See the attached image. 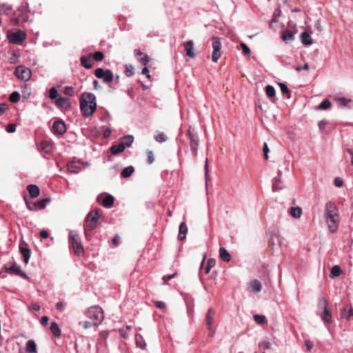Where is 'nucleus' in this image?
<instances>
[{
  "label": "nucleus",
  "instance_id": "nucleus-1",
  "mask_svg": "<svg viewBox=\"0 0 353 353\" xmlns=\"http://www.w3.org/2000/svg\"><path fill=\"white\" fill-rule=\"evenodd\" d=\"M80 111L84 117H90L97 109V99L94 94L83 92L79 100Z\"/></svg>",
  "mask_w": 353,
  "mask_h": 353
},
{
  "label": "nucleus",
  "instance_id": "nucleus-2",
  "mask_svg": "<svg viewBox=\"0 0 353 353\" xmlns=\"http://www.w3.org/2000/svg\"><path fill=\"white\" fill-rule=\"evenodd\" d=\"M68 242L77 256H81L84 254V249L79 233L74 230L69 232Z\"/></svg>",
  "mask_w": 353,
  "mask_h": 353
},
{
  "label": "nucleus",
  "instance_id": "nucleus-3",
  "mask_svg": "<svg viewBox=\"0 0 353 353\" xmlns=\"http://www.w3.org/2000/svg\"><path fill=\"white\" fill-rule=\"evenodd\" d=\"M85 315L90 321H92L97 324L100 325L104 319L103 311L99 305H94L89 307L85 311Z\"/></svg>",
  "mask_w": 353,
  "mask_h": 353
},
{
  "label": "nucleus",
  "instance_id": "nucleus-4",
  "mask_svg": "<svg viewBox=\"0 0 353 353\" xmlns=\"http://www.w3.org/2000/svg\"><path fill=\"white\" fill-rule=\"evenodd\" d=\"M318 307L319 309L323 310V312L320 314L322 321L326 323H330L332 322V314L328 310L327 301L324 297L319 299Z\"/></svg>",
  "mask_w": 353,
  "mask_h": 353
},
{
  "label": "nucleus",
  "instance_id": "nucleus-5",
  "mask_svg": "<svg viewBox=\"0 0 353 353\" xmlns=\"http://www.w3.org/2000/svg\"><path fill=\"white\" fill-rule=\"evenodd\" d=\"M216 312L214 309L209 308L205 316V323L207 329L209 331V336L212 337L216 333V329L214 327L213 324L215 322Z\"/></svg>",
  "mask_w": 353,
  "mask_h": 353
},
{
  "label": "nucleus",
  "instance_id": "nucleus-6",
  "mask_svg": "<svg viewBox=\"0 0 353 353\" xmlns=\"http://www.w3.org/2000/svg\"><path fill=\"white\" fill-rule=\"evenodd\" d=\"M8 41L15 45H21L26 38V34L23 30L14 32H8L7 35Z\"/></svg>",
  "mask_w": 353,
  "mask_h": 353
},
{
  "label": "nucleus",
  "instance_id": "nucleus-7",
  "mask_svg": "<svg viewBox=\"0 0 353 353\" xmlns=\"http://www.w3.org/2000/svg\"><path fill=\"white\" fill-rule=\"evenodd\" d=\"M212 46L213 48V52L212 54V61L214 63L217 62L219 58L221 57V42L219 37L213 36L212 38Z\"/></svg>",
  "mask_w": 353,
  "mask_h": 353
},
{
  "label": "nucleus",
  "instance_id": "nucleus-8",
  "mask_svg": "<svg viewBox=\"0 0 353 353\" xmlns=\"http://www.w3.org/2000/svg\"><path fill=\"white\" fill-rule=\"evenodd\" d=\"M187 136L190 139V145L194 156L197 155V150L199 144V137L196 133H193L190 128L187 131Z\"/></svg>",
  "mask_w": 353,
  "mask_h": 353
},
{
  "label": "nucleus",
  "instance_id": "nucleus-9",
  "mask_svg": "<svg viewBox=\"0 0 353 353\" xmlns=\"http://www.w3.org/2000/svg\"><path fill=\"white\" fill-rule=\"evenodd\" d=\"M101 210L97 209L88 214L86 220L88 223V227L90 228V230H93L96 227L97 223L101 214Z\"/></svg>",
  "mask_w": 353,
  "mask_h": 353
},
{
  "label": "nucleus",
  "instance_id": "nucleus-10",
  "mask_svg": "<svg viewBox=\"0 0 353 353\" xmlns=\"http://www.w3.org/2000/svg\"><path fill=\"white\" fill-rule=\"evenodd\" d=\"M15 75L21 80L27 81L31 78V70L23 65H19L15 68Z\"/></svg>",
  "mask_w": 353,
  "mask_h": 353
},
{
  "label": "nucleus",
  "instance_id": "nucleus-11",
  "mask_svg": "<svg viewBox=\"0 0 353 353\" xmlns=\"http://www.w3.org/2000/svg\"><path fill=\"white\" fill-rule=\"evenodd\" d=\"M325 220L329 231L332 233L336 232L339 228L340 223L339 214H337V216H332L329 218H327L325 219Z\"/></svg>",
  "mask_w": 353,
  "mask_h": 353
},
{
  "label": "nucleus",
  "instance_id": "nucleus-12",
  "mask_svg": "<svg viewBox=\"0 0 353 353\" xmlns=\"http://www.w3.org/2000/svg\"><path fill=\"white\" fill-rule=\"evenodd\" d=\"M25 200L28 209L31 211H37L45 208L46 204L50 201V199L46 198L35 202L33 204H30L27 199Z\"/></svg>",
  "mask_w": 353,
  "mask_h": 353
},
{
  "label": "nucleus",
  "instance_id": "nucleus-13",
  "mask_svg": "<svg viewBox=\"0 0 353 353\" xmlns=\"http://www.w3.org/2000/svg\"><path fill=\"white\" fill-rule=\"evenodd\" d=\"M66 125L62 120L55 121L52 125V131L54 134L63 135L66 132Z\"/></svg>",
  "mask_w": 353,
  "mask_h": 353
},
{
  "label": "nucleus",
  "instance_id": "nucleus-14",
  "mask_svg": "<svg viewBox=\"0 0 353 353\" xmlns=\"http://www.w3.org/2000/svg\"><path fill=\"white\" fill-rule=\"evenodd\" d=\"M339 214L338 209L336 205L332 202H327L325 205V219Z\"/></svg>",
  "mask_w": 353,
  "mask_h": 353
},
{
  "label": "nucleus",
  "instance_id": "nucleus-15",
  "mask_svg": "<svg viewBox=\"0 0 353 353\" xmlns=\"http://www.w3.org/2000/svg\"><path fill=\"white\" fill-rule=\"evenodd\" d=\"M20 252L23 258L24 263L27 264L30 258L31 252L28 248V244L25 241H22L19 244Z\"/></svg>",
  "mask_w": 353,
  "mask_h": 353
},
{
  "label": "nucleus",
  "instance_id": "nucleus-16",
  "mask_svg": "<svg viewBox=\"0 0 353 353\" xmlns=\"http://www.w3.org/2000/svg\"><path fill=\"white\" fill-rule=\"evenodd\" d=\"M82 163L80 161H72L70 163L68 164V172L73 173V174H77L79 173L81 170V165Z\"/></svg>",
  "mask_w": 353,
  "mask_h": 353
},
{
  "label": "nucleus",
  "instance_id": "nucleus-17",
  "mask_svg": "<svg viewBox=\"0 0 353 353\" xmlns=\"http://www.w3.org/2000/svg\"><path fill=\"white\" fill-rule=\"evenodd\" d=\"M277 176H275L273 179L272 182V190L274 192L279 191L283 189V186L280 185L279 184L282 182L281 179V171L278 170L277 172Z\"/></svg>",
  "mask_w": 353,
  "mask_h": 353
},
{
  "label": "nucleus",
  "instance_id": "nucleus-18",
  "mask_svg": "<svg viewBox=\"0 0 353 353\" xmlns=\"http://www.w3.org/2000/svg\"><path fill=\"white\" fill-rule=\"evenodd\" d=\"M249 288L254 293H259L262 290V284L257 279L251 280L248 283Z\"/></svg>",
  "mask_w": 353,
  "mask_h": 353
},
{
  "label": "nucleus",
  "instance_id": "nucleus-19",
  "mask_svg": "<svg viewBox=\"0 0 353 353\" xmlns=\"http://www.w3.org/2000/svg\"><path fill=\"white\" fill-rule=\"evenodd\" d=\"M341 317L349 320L353 316V308L351 305H345L341 312Z\"/></svg>",
  "mask_w": 353,
  "mask_h": 353
},
{
  "label": "nucleus",
  "instance_id": "nucleus-20",
  "mask_svg": "<svg viewBox=\"0 0 353 353\" xmlns=\"http://www.w3.org/2000/svg\"><path fill=\"white\" fill-rule=\"evenodd\" d=\"M55 103L57 106L63 108H68L70 106V101L68 98L66 97H59L56 101Z\"/></svg>",
  "mask_w": 353,
  "mask_h": 353
},
{
  "label": "nucleus",
  "instance_id": "nucleus-21",
  "mask_svg": "<svg viewBox=\"0 0 353 353\" xmlns=\"http://www.w3.org/2000/svg\"><path fill=\"white\" fill-rule=\"evenodd\" d=\"M184 48L186 51V54L189 57L193 58L195 56L194 52V43L192 41H188L184 43Z\"/></svg>",
  "mask_w": 353,
  "mask_h": 353
},
{
  "label": "nucleus",
  "instance_id": "nucleus-22",
  "mask_svg": "<svg viewBox=\"0 0 353 353\" xmlns=\"http://www.w3.org/2000/svg\"><path fill=\"white\" fill-rule=\"evenodd\" d=\"M337 104L343 108H350L352 103V100L346 97H339L336 99Z\"/></svg>",
  "mask_w": 353,
  "mask_h": 353
},
{
  "label": "nucleus",
  "instance_id": "nucleus-23",
  "mask_svg": "<svg viewBox=\"0 0 353 353\" xmlns=\"http://www.w3.org/2000/svg\"><path fill=\"white\" fill-rule=\"evenodd\" d=\"M188 233V227L185 222L181 223L179 225V235L178 239L179 240H183L186 237V234Z\"/></svg>",
  "mask_w": 353,
  "mask_h": 353
},
{
  "label": "nucleus",
  "instance_id": "nucleus-24",
  "mask_svg": "<svg viewBox=\"0 0 353 353\" xmlns=\"http://www.w3.org/2000/svg\"><path fill=\"white\" fill-rule=\"evenodd\" d=\"M27 190H28L30 196L32 198L37 197L40 194V190H39V187L36 185L31 184V185H28Z\"/></svg>",
  "mask_w": 353,
  "mask_h": 353
},
{
  "label": "nucleus",
  "instance_id": "nucleus-25",
  "mask_svg": "<svg viewBox=\"0 0 353 353\" xmlns=\"http://www.w3.org/2000/svg\"><path fill=\"white\" fill-rule=\"evenodd\" d=\"M114 199L113 196L108 194L105 196L102 201V205L106 208H110L114 204Z\"/></svg>",
  "mask_w": 353,
  "mask_h": 353
},
{
  "label": "nucleus",
  "instance_id": "nucleus-26",
  "mask_svg": "<svg viewBox=\"0 0 353 353\" xmlns=\"http://www.w3.org/2000/svg\"><path fill=\"white\" fill-rule=\"evenodd\" d=\"M41 150L46 154H50L53 152V146L47 141H43L41 143Z\"/></svg>",
  "mask_w": 353,
  "mask_h": 353
},
{
  "label": "nucleus",
  "instance_id": "nucleus-27",
  "mask_svg": "<svg viewBox=\"0 0 353 353\" xmlns=\"http://www.w3.org/2000/svg\"><path fill=\"white\" fill-rule=\"evenodd\" d=\"M125 149V145L120 142L119 144L112 145L110 151L112 154L117 155L122 152Z\"/></svg>",
  "mask_w": 353,
  "mask_h": 353
},
{
  "label": "nucleus",
  "instance_id": "nucleus-28",
  "mask_svg": "<svg viewBox=\"0 0 353 353\" xmlns=\"http://www.w3.org/2000/svg\"><path fill=\"white\" fill-rule=\"evenodd\" d=\"M219 255L221 259L225 262H229L231 260L230 254L223 247L219 248Z\"/></svg>",
  "mask_w": 353,
  "mask_h": 353
},
{
  "label": "nucleus",
  "instance_id": "nucleus-29",
  "mask_svg": "<svg viewBox=\"0 0 353 353\" xmlns=\"http://www.w3.org/2000/svg\"><path fill=\"white\" fill-rule=\"evenodd\" d=\"M135 342L138 347L145 350L146 348V343L143 339V337L140 334H136Z\"/></svg>",
  "mask_w": 353,
  "mask_h": 353
},
{
  "label": "nucleus",
  "instance_id": "nucleus-30",
  "mask_svg": "<svg viewBox=\"0 0 353 353\" xmlns=\"http://www.w3.org/2000/svg\"><path fill=\"white\" fill-rule=\"evenodd\" d=\"M290 214L294 219H299L302 215V209L300 207H292L290 209Z\"/></svg>",
  "mask_w": 353,
  "mask_h": 353
},
{
  "label": "nucleus",
  "instance_id": "nucleus-31",
  "mask_svg": "<svg viewBox=\"0 0 353 353\" xmlns=\"http://www.w3.org/2000/svg\"><path fill=\"white\" fill-rule=\"evenodd\" d=\"M26 351L28 353H37V344L34 340H29L26 343Z\"/></svg>",
  "mask_w": 353,
  "mask_h": 353
},
{
  "label": "nucleus",
  "instance_id": "nucleus-32",
  "mask_svg": "<svg viewBox=\"0 0 353 353\" xmlns=\"http://www.w3.org/2000/svg\"><path fill=\"white\" fill-rule=\"evenodd\" d=\"M281 39L285 43H288L292 41L294 38V34L291 31L285 30L283 32Z\"/></svg>",
  "mask_w": 353,
  "mask_h": 353
},
{
  "label": "nucleus",
  "instance_id": "nucleus-33",
  "mask_svg": "<svg viewBox=\"0 0 353 353\" xmlns=\"http://www.w3.org/2000/svg\"><path fill=\"white\" fill-rule=\"evenodd\" d=\"M10 270L17 275H20L24 278H28L26 274L21 270L19 265H18L17 263H14L10 268Z\"/></svg>",
  "mask_w": 353,
  "mask_h": 353
},
{
  "label": "nucleus",
  "instance_id": "nucleus-34",
  "mask_svg": "<svg viewBox=\"0 0 353 353\" xmlns=\"http://www.w3.org/2000/svg\"><path fill=\"white\" fill-rule=\"evenodd\" d=\"M301 40L302 43L306 46H310L312 43V39L307 32H303L301 34Z\"/></svg>",
  "mask_w": 353,
  "mask_h": 353
},
{
  "label": "nucleus",
  "instance_id": "nucleus-35",
  "mask_svg": "<svg viewBox=\"0 0 353 353\" xmlns=\"http://www.w3.org/2000/svg\"><path fill=\"white\" fill-rule=\"evenodd\" d=\"M50 331L52 334L57 337H59L61 334V329L56 322H52L50 325Z\"/></svg>",
  "mask_w": 353,
  "mask_h": 353
},
{
  "label": "nucleus",
  "instance_id": "nucleus-36",
  "mask_svg": "<svg viewBox=\"0 0 353 353\" xmlns=\"http://www.w3.org/2000/svg\"><path fill=\"white\" fill-rule=\"evenodd\" d=\"M101 79H103L105 83H110L114 79V74L112 70L107 69L105 70L103 77Z\"/></svg>",
  "mask_w": 353,
  "mask_h": 353
},
{
  "label": "nucleus",
  "instance_id": "nucleus-37",
  "mask_svg": "<svg viewBox=\"0 0 353 353\" xmlns=\"http://www.w3.org/2000/svg\"><path fill=\"white\" fill-rule=\"evenodd\" d=\"M81 63L85 68L87 69L91 68L93 65L92 61L90 59V57H81Z\"/></svg>",
  "mask_w": 353,
  "mask_h": 353
},
{
  "label": "nucleus",
  "instance_id": "nucleus-38",
  "mask_svg": "<svg viewBox=\"0 0 353 353\" xmlns=\"http://www.w3.org/2000/svg\"><path fill=\"white\" fill-rule=\"evenodd\" d=\"M134 141V137L132 135H126L123 137L121 143L125 145V148L130 147Z\"/></svg>",
  "mask_w": 353,
  "mask_h": 353
},
{
  "label": "nucleus",
  "instance_id": "nucleus-39",
  "mask_svg": "<svg viewBox=\"0 0 353 353\" xmlns=\"http://www.w3.org/2000/svg\"><path fill=\"white\" fill-rule=\"evenodd\" d=\"M12 10L11 5L8 3H2L0 5V12L6 15H9Z\"/></svg>",
  "mask_w": 353,
  "mask_h": 353
},
{
  "label": "nucleus",
  "instance_id": "nucleus-40",
  "mask_svg": "<svg viewBox=\"0 0 353 353\" xmlns=\"http://www.w3.org/2000/svg\"><path fill=\"white\" fill-rule=\"evenodd\" d=\"M134 167L132 165H130L123 170L121 175L123 178H128L132 175V174L134 172Z\"/></svg>",
  "mask_w": 353,
  "mask_h": 353
},
{
  "label": "nucleus",
  "instance_id": "nucleus-41",
  "mask_svg": "<svg viewBox=\"0 0 353 353\" xmlns=\"http://www.w3.org/2000/svg\"><path fill=\"white\" fill-rule=\"evenodd\" d=\"M124 73L126 77H132L134 74V66L131 64H127L125 65V71Z\"/></svg>",
  "mask_w": 353,
  "mask_h": 353
},
{
  "label": "nucleus",
  "instance_id": "nucleus-42",
  "mask_svg": "<svg viewBox=\"0 0 353 353\" xmlns=\"http://www.w3.org/2000/svg\"><path fill=\"white\" fill-rule=\"evenodd\" d=\"M332 104L329 99H324L317 107V110H326L331 107Z\"/></svg>",
  "mask_w": 353,
  "mask_h": 353
},
{
  "label": "nucleus",
  "instance_id": "nucleus-43",
  "mask_svg": "<svg viewBox=\"0 0 353 353\" xmlns=\"http://www.w3.org/2000/svg\"><path fill=\"white\" fill-rule=\"evenodd\" d=\"M63 93L65 95L73 97L76 94V92L74 91V89L72 86H66L63 88Z\"/></svg>",
  "mask_w": 353,
  "mask_h": 353
},
{
  "label": "nucleus",
  "instance_id": "nucleus-44",
  "mask_svg": "<svg viewBox=\"0 0 353 353\" xmlns=\"http://www.w3.org/2000/svg\"><path fill=\"white\" fill-rule=\"evenodd\" d=\"M10 100L12 103H17L20 100V94L17 91H14L10 95Z\"/></svg>",
  "mask_w": 353,
  "mask_h": 353
},
{
  "label": "nucleus",
  "instance_id": "nucleus-45",
  "mask_svg": "<svg viewBox=\"0 0 353 353\" xmlns=\"http://www.w3.org/2000/svg\"><path fill=\"white\" fill-rule=\"evenodd\" d=\"M265 93L268 97H273L275 95V89L271 85H268L265 88Z\"/></svg>",
  "mask_w": 353,
  "mask_h": 353
},
{
  "label": "nucleus",
  "instance_id": "nucleus-46",
  "mask_svg": "<svg viewBox=\"0 0 353 353\" xmlns=\"http://www.w3.org/2000/svg\"><path fill=\"white\" fill-rule=\"evenodd\" d=\"M341 273V269L339 265H334L331 270V276H339Z\"/></svg>",
  "mask_w": 353,
  "mask_h": 353
},
{
  "label": "nucleus",
  "instance_id": "nucleus-47",
  "mask_svg": "<svg viewBox=\"0 0 353 353\" xmlns=\"http://www.w3.org/2000/svg\"><path fill=\"white\" fill-rule=\"evenodd\" d=\"M49 97L51 99H56V100L59 98L58 97V91L56 89V88L53 87L49 90Z\"/></svg>",
  "mask_w": 353,
  "mask_h": 353
},
{
  "label": "nucleus",
  "instance_id": "nucleus-48",
  "mask_svg": "<svg viewBox=\"0 0 353 353\" xmlns=\"http://www.w3.org/2000/svg\"><path fill=\"white\" fill-rule=\"evenodd\" d=\"M253 318L254 321L259 325H263L265 321V316L263 315L256 314Z\"/></svg>",
  "mask_w": 353,
  "mask_h": 353
},
{
  "label": "nucleus",
  "instance_id": "nucleus-49",
  "mask_svg": "<svg viewBox=\"0 0 353 353\" xmlns=\"http://www.w3.org/2000/svg\"><path fill=\"white\" fill-rule=\"evenodd\" d=\"M79 325H81L85 329H88V328H90L92 327L98 326V325L95 324V323L93 322L92 321L80 322Z\"/></svg>",
  "mask_w": 353,
  "mask_h": 353
},
{
  "label": "nucleus",
  "instance_id": "nucleus-50",
  "mask_svg": "<svg viewBox=\"0 0 353 353\" xmlns=\"http://www.w3.org/2000/svg\"><path fill=\"white\" fill-rule=\"evenodd\" d=\"M279 85L280 87L281 92L283 94H288V98L290 99L291 95L290 93V90L288 89L287 85L283 83H279Z\"/></svg>",
  "mask_w": 353,
  "mask_h": 353
},
{
  "label": "nucleus",
  "instance_id": "nucleus-51",
  "mask_svg": "<svg viewBox=\"0 0 353 353\" xmlns=\"http://www.w3.org/2000/svg\"><path fill=\"white\" fill-rule=\"evenodd\" d=\"M154 139L157 142L163 143L167 140V137L163 132H161L154 137Z\"/></svg>",
  "mask_w": 353,
  "mask_h": 353
},
{
  "label": "nucleus",
  "instance_id": "nucleus-52",
  "mask_svg": "<svg viewBox=\"0 0 353 353\" xmlns=\"http://www.w3.org/2000/svg\"><path fill=\"white\" fill-rule=\"evenodd\" d=\"M93 58L95 61H101L104 58V55L102 52L97 51L94 54Z\"/></svg>",
  "mask_w": 353,
  "mask_h": 353
},
{
  "label": "nucleus",
  "instance_id": "nucleus-53",
  "mask_svg": "<svg viewBox=\"0 0 353 353\" xmlns=\"http://www.w3.org/2000/svg\"><path fill=\"white\" fill-rule=\"evenodd\" d=\"M150 60V57L147 54H143V56L140 57L139 61L143 65L146 66L147 64L149 63Z\"/></svg>",
  "mask_w": 353,
  "mask_h": 353
},
{
  "label": "nucleus",
  "instance_id": "nucleus-54",
  "mask_svg": "<svg viewBox=\"0 0 353 353\" xmlns=\"http://www.w3.org/2000/svg\"><path fill=\"white\" fill-rule=\"evenodd\" d=\"M105 71L103 68H97L94 71V75L99 78V79H101L103 77V74L105 73Z\"/></svg>",
  "mask_w": 353,
  "mask_h": 353
},
{
  "label": "nucleus",
  "instance_id": "nucleus-55",
  "mask_svg": "<svg viewBox=\"0 0 353 353\" xmlns=\"http://www.w3.org/2000/svg\"><path fill=\"white\" fill-rule=\"evenodd\" d=\"M209 168H208V159L205 161V185L208 186Z\"/></svg>",
  "mask_w": 353,
  "mask_h": 353
},
{
  "label": "nucleus",
  "instance_id": "nucleus-56",
  "mask_svg": "<svg viewBox=\"0 0 353 353\" xmlns=\"http://www.w3.org/2000/svg\"><path fill=\"white\" fill-rule=\"evenodd\" d=\"M241 47L244 54L248 55L250 54V49L245 43H241Z\"/></svg>",
  "mask_w": 353,
  "mask_h": 353
},
{
  "label": "nucleus",
  "instance_id": "nucleus-57",
  "mask_svg": "<svg viewBox=\"0 0 353 353\" xmlns=\"http://www.w3.org/2000/svg\"><path fill=\"white\" fill-rule=\"evenodd\" d=\"M147 157H148V163L149 164H152L154 161V155H153V153L152 151H148Z\"/></svg>",
  "mask_w": 353,
  "mask_h": 353
},
{
  "label": "nucleus",
  "instance_id": "nucleus-58",
  "mask_svg": "<svg viewBox=\"0 0 353 353\" xmlns=\"http://www.w3.org/2000/svg\"><path fill=\"white\" fill-rule=\"evenodd\" d=\"M28 3H26L24 5H22L21 6L17 11L19 12V13H23L25 11H27L28 10Z\"/></svg>",
  "mask_w": 353,
  "mask_h": 353
},
{
  "label": "nucleus",
  "instance_id": "nucleus-59",
  "mask_svg": "<svg viewBox=\"0 0 353 353\" xmlns=\"http://www.w3.org/2000/svg\"><path fill=\"white\" fill-rule=\"evenodd\" d=\"M8 108V105L6 103H0V115L3 114L6 110Z\"/></svg>",
  "mask_w": 353,
  "mask_h": 353
},
{
  "label": "nucleus",
  "instance_id": "nucleus-60",
  "mask_svg": "<svg viewBox=\"0 0 353 353\" xmlns=\"http://www.w3.org/2000/svg\"><path fill=\"white\" fill-rule=\"evenodd\" d=\"M314 28L316 30H317L319 32H321L323 30V27L321 26V21L319 20H316L314 22Z\"/></svg>",
  "mask_w": 353,
  "mask_h": 353
},
{
  "label": "nucleus",
  "instance_id": "nucleus-61",
  "mask_svg": "<svg viewBox=\"0 0 353 353\" xmlns=\"http://www.w3.org/2000/svg\"><path fill=\"white\" fill-rule=\"evenodd\" d=\"M343 180L340 178V177H336L335 179H334V185L336 187H341L343 185Z\"/></svg>",
  "mask_w": 353,
  "mask_h": 353
},
{
  "label": "nucleus",
  "instance_id": "nucleus-62",
  "mask_svg": "<svg viewBox=\"0 0 353 353\" xmlns=\"http://www.w3.org/2000/svg\"><path fill=\"white\" fill-rule=\"evenodd\" d=\"M6 131L8 133H13L16 131V126L14 124H10L7 127Z\"/></svg>",
  "mask_w": 353,
  "mask_h": 353
},
{
  "label": "nucleus",
  "instance_id": "nucleus-63",
  "mask_svg": "<svg viewBox=\"0 0 353 353\" xmlns=\"http://www.w3.org/2000/svg\"><path fill=\"white\" fill-rule=\"evenodd\" d=\"M65 303L63 302H58L56 304V309L59 311L62 312L63 310V307L65 306Z\"/></svg>",
  "mask_w": 353,
  "mask_h": 353
},
{
  "label": "nucleus",
  "instance_id": "nucleus-64",
  "mask_svg": "<svg viewBox=\"0 0 353 353\" xmlns=\"http://www.w3.org/2000/svg\"><path fill=\"white\" fill-rule=\"evenodd\" d=\"M48 321H49V319L48 316H42L41 320H40V323L43 325V326H45V325H47L48 323Z\"/></svg>",
  "mask_w": 353,
  "mask_h": 353
}]
</instances>
